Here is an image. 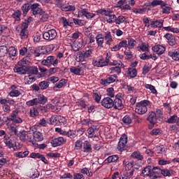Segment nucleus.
Here are the masks:
<instances>
[{"label": "nucleus", "mask_w": 179, "mask_h": 179, "mask_svg": "<svg viewBox=\"0 0 179 179\" xmlns=\"http://www.w3.org/2000/svg\"><path fill=\"white\" fill-rule=\"evenodd\" d=\"M27 64H29V61L23 58L21 61L17 62V64L14 68V71L19 73V75H26L28 68Z\"/></svg>", "instance_id": "1"}, {"label": "nucleus", "mask_w": 179, "mask_h": 179, "mask_svg": "<svg viewBox=\"0 0 179 179\" xmlns=\"http://www.w3.org/2000/svg\"><path fill=\"white\" fill-rule=\"evenodd\" d=\"M148 100H144L139 103H138L136 106L135 111L137 114L143 115L145 114V113H148V107L147 106L149 105Z\"/></svg>", "instance_id": "2"}, {"label": "nucleus", "mask_w": 179, "mask_h": 179, "mask_svg": "<svg viewBox=\"0 0 179 179\" xmlns=\"http://www.w3.org/2000/svg\"><path fill=\"white\" fill-rule=\"evenodd\" d=\"M147 121L150 122L148 124L149 129H153V127L157 123V117H156V113L151 111L148 113V116L147 117Z\"/></svg>", "instance_id": "3"}, {"label": "nucleus", "mask_w": 179, "mask_h": 179, "mask_svg": "<svg viewBox=\"0 0 179 179\" xmlns=\"http://www.w3.org/2000/svg\"><path fill=\"white\" fill-rule=\"evenodd\" d=\"M41 64L45 66H48V68H50L51 65H53V66H57L58 65V59H55V57L54 56H48L45 59H43L41 62Z\"/></svg>", "instance_id": "4"}, {"label": "nucleus", "mask_w": 179, "mask_h": 179, "mask_svg": "<svg viewBox=\"0 0 179 179\" xmlns=\"http://www.w3.org/2000/svg\"><path fill=\"white\" fill-rule=\"evenodd\" d=\"M18 114L19 110H13L11 115H10L9 117H7V120L13 121V122H15V124H22V122H23V120L17 116Z\"/></svg>", "instance_id": "5"}, {"label": "nucleus", "mask_w": 179, "mask_h": 179, "mask_svg": "<svg viewBox=\"0 0 179 179\" xmlns=\"http://www.w3.org/2000/svg\"><path fill=\"white\" fill-rule=\"evenodd\" d=\"M128 142V136L127 135L123 134L118 142L117 144V150L122 152V150H125V146H127V143Z\"/></svg>", "instance_id": "6"}, {"label": "nucleus", "mask_w": 179, "mask_h": 179, "mask_svg": "<svg viewBox=\"0 0 179 179\" xmlns=\"http://www.w3.org/2000/svg\"><path fill=\"white\" fill-rule=\"evenodd\" d=\"M3 142L9 149L13 148L14 150H19L20 149V147H17V143H16L15 139L5 138Z\"/></svg>", "instance_id": "7"}, {"label": "nucleus", "mask_w": 179, "mask_h": 179, "mask_svg": "<svg viewBox=\"0 0 179 179\" xmlns=\"http://www.w3.org/2000/svg\"><path fill=\"white\" fill-rule=\"evenodd\" d=\"M57 37V31L55 29H50L43 33V38L44 40H54Z\"/></svg>", "instance_id": "8"}, {"label": "nucleus", "mask_w": 179, "mask_h": 179, "mask_svg": "<svg viewBox=\"0 0 179 179\" xmlns=\"http://www.w3.org/2000/svg\"><path fill=\"white\" fill-rule=\"evenodd\" d=\"M92 52H93V50H92V49H90L86 51H85V50L80 51L78 55L80 61L81 62H83V61H85V58H89V57H90V55H92Z\"/></svg>", "instance_id": "9"}, {"label": "nucleus", "mask_w": 179, "mask_h": 179, "mask_svg": "<svg viewBox=\"0 0 179 179\" xmlns=\"http://www.w3.org/2000/svg\"><path fill=\"white\" fill-rule=\"evenodd\" d=\"M101 103L105 108H113L114 106V101L110 97L103 98Z\"/></svg>", "instance_id": "10"}, {"label": "nucleus", "mask_w": 179, "mask_h": 179, "mask_svg": "<svg viewBox=\"0 0 179 179\" xmlns=\"http://www.w3.org/2000/svg\"><path fill=\"white\" fill-rule=\"evenodd\" d=\"M117 79V76L112 75L109 77H108L106 79H101V84H102L103 86H107V85H110V83H114Z\"/></svg>", "instance_id": "11"}, {"label": "nucleus", "mask_w": 179, "mask_h": 179, "mask_svg": "<svg viewBox=\"0 0 179 179\" xmlns=\"http://www.w3.org/2000/svg\"><path fill=\"white\" fill-rule=\"evenodd\" d=\"M152 50L158 55H162V54H164V52L166 51V48H164L162 45H155L152 48Z\"/></svg>", "instance_id": "12"}, {"label": "nucleus", "mask_w": 179, "mask_h": 179, "mask_svg": "<svg viewBox=\"0 0 179 179\" xmlns=\"http://www.w3.org/2000/svg\"><path fill=\"white\" fill-rule=\"evenodd\" d=\"M166 40L168 41V43L169 45H176L177 44V42L176 41V38L174 36L171 34L167 33L164 36Z\"/></svg>", "instance_id": "13"}, {"label": "nucleus", "mask_w": 179, "mask_h": 179, "mask_svg": "<svg viewBox=\"0 0 179 179\" xmlns=\"http://www.w3.org/2000/svg\"><path fill=\"white\" fill-rule=\"evenodd\" d=\"M64 142H66V140L64 139L62 137H59L53 139L51 141V144L53 148H57V146H61V145H62Z\"/></svg>", "instance_id": "14"}, {"label": "nucleus", "mask_w": 179, "mask_h": 179, "mask_svg": "<svg viewBox=\"0 0 179 179\" xmlns=\"http://www.w3.org/2000/svg\"><path fill=\"white\" fill-rule=\"evenodd\" d=\"M141 176H142L143 177H145V176L147 177H152L153 176V174H152V166H145L143 169Z\"/></svg>", "instance_id": "15"}, {"label": "nucleus", "mask_w": 179, "mask_h": 179, "mask_svg": "<svg viewBox=\"0 0 179 179\" xmlns=\"http://www.w3.org/2000/svg\"><path fill=\"white\" fill-rule=\"evenodd\" d=\"M115 110H122L124 108V105L122 104V100L120 98H116L113 101V106Z\"/></svg>", "instance_id": "16"}, {"label": "nucleus", "mask_w": 179, "mask_h": 179, "mask_svg": "<svg viewBox=\"0 0 179 179\" xmlns=\"http://www.w3.org/2000/svg\"><path fill=\"white\" fill-rule=\"evenodd\" d=\"M70 72H71V73H74V75L82 76V75H83V67H82V66H78V67L72 66L71 68H70Z\"/></svg>", "instance_id": "17"}, {"label": "nucleus", "mask_w": 179, "mask_h": 179, "mask_svg": "<svg viewBox=\"0 0 179 179\" xmlns=\"http://www.w3.org/2000/svg\"><path fill=\"white\" fill-rule=\"evenodd\" d=\"M97 131H99V129H97L94 126L90 127L87 129L88 138H97V134H96V132H97Z\"/></svg>", "instance_id": "18"}, {"label": "nucleus", "mask_w": 179, "mask_h": 179, "mask_svg": "<svg viewBox=\"0 0 179 179\" xmlns=\"http://www.w3.org/2000/svg\"><path fill=\"white\" fill-rule=\"evenodd\" d=\"M33 139L34 141V143H36V142H41L44 139V136L41 132L36 131H34Z\"/></svg>", "instance_id": "19"}, {"label": "nucleus", "mask_w": 179, "mask_h": 179, "mask_svg": "<svg viewBox=\"0 0 179 179\" xmlns=\"http://www.w3.org/2000/svg\"><path fill=\"white\" fill-rule=\"evenodd\" d=\"M96 43L98 45V48H103V44L104 43V38L103 37L102 34H98L96 37H95Z\"/></svg>", "instance_id": "20"}, {"label": "nucleus", "mask_w": 179, "mask_h": 179, "mask_svg": "<svg viewBox=\"0 0 179 179\" xmlns=\"http://www.w3.org/2000/svg\"><path fill=\"white\" fill-rule=\"evenodd\" d=\"M66 85V80L62 79L58 83H56L55 85L53 87V90L55 92H58V90L57 89H61L62 87H64Z\"/></svg>", "instance_id": "21"}, {"label": "nucleus", "mask_w": 179, "mask_h": 179, "mask_svg": "<svg viewBox=\"0 0 179 179\" xmlns=\"http://www.w3.org/2000/svg\"><path fill=\"white\" fill-rule=\"evenodd\" d=\"M163 22H164L163 20H157L152 21L150 25L151 27H159V29H162L163 27Z\"/></svg>", "instance_id": "22"}, {"label": "nucleus", "mask_w": 179, "mask_h": 179, "mask_svg": "<svg viewBox=\"0 0 179 179\" xmlns=\"http://www.w3.org/2000/svg\"><path fill=\"white\" fill-rule=\"evenodd\" d=\"M135 44H136V41L132 38H127V47L129 50H132L135 47Z\"/></svg>", "instance_id": "23"}, {"label": "nucleus", "mask_w": 179, "mask_h": 179, "mask_svg": "<svg viewBox=\"0 0 179 179\" xmlns=\"http://www.w3.org/2000/svg\"><path fill=\"white\" fill-rule=\"evenodd\" d=\"M165 1H163V0H153L150 3V6H152V8H155V6H164Z\"/></svg>", "instance_id": "24"}, {"label": "nucleus", "mask_w": 179, "mask_h": 179, "mask_svg": "<svg viewBox=\"0 0 179 179\" xmlns=\"http://www.w3.org/2000/svg\"><path fill=\"white\" fill-rule=\"evenodd\" d=\"M168 55L169 57H171L172 59H173L174 61H179V52L177 50H175L173 52H169Z\"/></svg>", "instance_id": "25"}, {"label": "nucleus", "mask_w": 179, "mask_h": 179, "mask_svg": "<svg viewBox=\"0 0 179 179\" xmlns=\"http://www.w3.org/2000/svg\"><path fill=\"white\" fill-rule=\"evenodd\" d=\"M127 74L130 78H136V75H138V71H136V69L129 68L128 69Z\"/></svg>", "instance_id": "26"}, {"label": "nucleus", "mask_w": 179, "mask_h": 179, "mask_svg": "<svg viewBox=\"0 0 179 179\" xmlns=\"http://www.w3.org/2000/svg\"><path fill=\"white\" fill-rule=\"evenodd\" d=\"M81 13L83 16H85L87 19H92V17H94V14L87 12V9L86 8L82 9Z\"/></svg>", "instance_id": "27"}, {"label": "nucleus", "mask_w": 179, "mask_h": 179, "mask_svg": "<svg viewBox=\"0 0 179 179\" xmlns=\"http://www.w3.org/2000/svg\"><path fill=\"white\" fill-rule=\"evenodd\" d=\"M20 16H22V11L20 10H17L12 14V17L15 19L17 22H20Z\"/></svg>", "instance_id": "28"}, {"label": "nucleus", "mask_w": 179, "mask_h": 179, "mask_svg": "<svg viewBox=\"0 0 179 179\" xmlns=\"http://www.w3.org/2000/svg\"><path fill=\"white\" fill-rule=\"evenodd\" d=\"M94 66H97L98 68H101L106 66L104 64L103 59L94 60L92 62Z\"/></svg>", "instance_id": "29"}, {"label": "nucleus", "mask_w": 179, "mask_h": 179, "mask_svg": "<svg viewBox=\"0 0 179 179\" xmlns=\"http://www.w3.org/2000/svg\"><path fill=\"white\" fill-rule=\"evenodd\" d=\"M162 9V13H166L169 14L170 13V10H171V7L169 6V5H167V3H164V5L160 7Z\"/></svg>", "instance_id": "30"}, {"label": "nucleus", "mask_w": 179, "mask_h": 179, "mask_svg": "<svg viewBox=\"0 0 179 179\" xmlns=\"http://www.w3.org/2000/svg\"><path fill=\"white\" fill-rule=\"evenodd\" d=\"M115 23L116 24H121V23L127 24V18L122 15H120L119 17H116Z\"/></svg>", "instance_id": "31"}, {"label": "nucleus", "mask_w": 179, "mask_h": 179, "mask_svg": "<svg viewBox=\"0 0 179 179\" xmlns=\"http://www.w3.org/2000/svg\"><path fill=\"white\" fill-rule=\"evenodd\" d=\"M38 86L41 90H45V89H48V87L50 86V82L41 81L39 83Z\"/></svg>", "instance_id": "32"}, {"label": "nucleus", "mask_w": 179, "mask_h": 179, "mask_svg": "<svg viewBox=\"0 0 179 179\" xmlns=\"http://www.w3.org/2000/svg\"><path fill=\"white\" fill-rule=\"evenodd\" d=\"M105 39L107 40L106 41V44L108 45H110L111 43L113 41V36H111V33L110 32H106L105 34Z\"/></svg>", "instance_id": "33"}, {"label": "nucleus", "mask_w": 179, "mask_h": 179, "mask_svg": "<svg viewBox=\"0 0 179 179\" xmlns=\"http://www.w3.org/2000/svg\"><path fill=\"white\" fill-rule=\"evenodd\" d=\"M123 164L125 165L126 171H131V169L134 167V162H129V161H127V159L123 161Z\"/></svg>", "instance_id": "34"}, {"label": "nucleus", "mask_w": 179, "mask_h": 179, "mask_svg": "<svg viewBox=\"0 0 179 179\" xmlns=\"http://www.w3.org/2000/svg\"><path fill=\"white\" fill-rule=\"evenodd\" d=\"M83 149L84 152H92V145L90 144V143H89V141H86L84 142Z\"/></svg>", "instance_id": "35"}, {"label": "nucleus", "mask_w": 179, "mask_h": 179, "mask_svg": "<svg viewBox=\"0 0 179 179\" xmlns=\"http://www.w3.org/2000/svg\"><path fill=\"white\" fill-rule=\"evenodd\" d=\"M29 9H30V3H25L22 6V10L23 12L24 17H26V15H27V12H29Z\"/></svg>", "instance_id": "36"}, {"label": "nucleus", "mask_w": 179, "mask_h": 179, "mask_svg": "<svg viewBox=\"0 0 179 179\" xmlns=\"http://www.w3.org/2000/svg\"><path fill=\"white\" fill-rule=\"evenodd\" d=\"M93 94L96 103H100V100H101V94H100V92L97 90H94Z\"/></svg>", "instance_id": "37"}, {"label": "nucleus", "mask_w": 179, "mask_h": 179, "mask_svg": "<svg viewBox=\"0 0 179 179\" xmlns=\"http://www.w3.org/2000/svg\"><path fill=\"white\" fill-rule=\"evenodd\" d=\"M34 138V132L27 131L26 134V141H28V142H32L33 145H34V141L33 139Z\"/></svg>", "instance_id": "38"}, {"label": "nucleus", "mask_w": 179, "mask_h": 179, "mask_svg": "<svg viewBox=\"0 0 179 179\" xmlns=\"http://www.w3.org/2000/svg\"><path fill=\"white\" fill-rule=\"evenodd\" d=\"M36 99L38 101V104H45V103H47V97H45L44 95L41 94Z\"/></svg>", "instance_id": "39"}, {"label": "nucleus", "mask_w": 179, "mask_h": 179, "mask_svg": "<svg viewBox=\"0 0 179 179\" xmlns=\"http://www.w3.org/2000/svg\"><path fill=\"white\" fill-rule=\"evenodd\" d=\"M40 176V173L37 169H34L29 173V177L31 178H38Z\"/></svg>", "instance_id": "40"}, {"label": "nucleus", "mask_w": 179, "mask_h": 179, "mask_svg": "<svg viewBox=\"0 0 179 179\" xmlns=\"http://www.w3.org/2000/svg\"><path fill=\"white\" fill-rule=\"evenodd\" d=\"M98 13H100V15H104L105 16H109L111 13H113V11L110 9L105 10V9H99L98 10Z\"/></svg>", "instance_id": "41"}, {"label": "nucleus", "mask_w": 179, "mask_h": 179, "mask_svg": "<svg viewBox=\"0 0 179 179\" xmlns=\"http://www.w3.org/2000/svg\"><path fill=\"white\" fill-rule=\"evenodd\" d=\"M106 20L108 23H115V22L117 21V16H115V15L114 14H111L106 17Z\"/></svg>", "instance_id": "42"}, {"label": "nucleus", "mask_w": 179, "mask_h": 179, "mask_svg": "<svg viewBox=\"0 0 179 179\" xmlns=\"http://www.w3.org/2000/svg\"><path fill=\"white\" fill-rule=\"evenodd\" d=\"M27 72L31 73V75H37L38 73V69H37V67L28 66Z\"/></svg>", "instance_id": "43"}, {"label": "nucleus", "mask_w": 179, "mask_h": 179, "mask_svg": "<svg viewBox=\"0 0 179 179\" xmlns=\"http://www.w3.org/2000/svg\"><path fill=\"white\" fill-rule=\"evenodd\" d=\"M8 54V48L5 45L0 46V57H5Z\"/></svg>", "instance_id": "44"}, {"label": "nucleus", "mask_w": 179, "mask_h": 179, "mask_svg": "<svg viewBox=\"0 0 179 179\" xmlns=\"http://www.w3.org/2000/svg\"><path fill=\"white\" fill-rule=\"evenodd\" d=\"M38 17L41 22H47L48 20V15L45 11L42 12Z\"/></svg>", "instance_id": "45"}, {"label": "nucleus", "mask_w": 179, "mask_h": 179, "mask_svg": "<svg viewBox=\"0 0 179 179\" xmlns=\"http://www.w3.org/2000/svg\"><path fill=\"white\" fill-rule=\"evenodd\" d=\"M162 170L160 168H159L158 166H154L151 169L152 174H155L157 176H159V174H162Z\"/></svg>", "instance_id": "46"}, {"label": "nucleus", "mask_w": 179, "mask_h": 179, "mask_svg": "<svg viewBox=\"0 0 179 179\" xmlns=\"http://www.w3.org/2000/svg\"><path fill=\"white\" fill-rule=\"evenodd\" d=\"M30 117L33 118L37 117L38 115V110L36 108H31L29 111Z\"/></svg>", "instance_id": "47"}, {"label": "nucleus", "mask_w": 179, "mask_h": 179, "mask_svg": "<svg viewBox=\"0 0 179 179\" xmlns=\"http://www.w3.org/2000/svg\"><path fill=\"white\" fill-rule=\"evenodd\" d=\"M164 30L166 31H172V33H179V29L171 27H164Z\"/></svg>", "instance_id": "48"}, {"label": "nucleus", "mask_w": 179, "mask_h": 179, "mask_svg": "<svg viewBox=\"0 0 179 179\" xmlns=\"http://www.w3.org/2000/svg\"><path fill=\"white\" fill-rule=\"evenodd\" d=\"M76 8L75 6H65L62 7V10H64V12H69L71 10H75Z\"/></svg>", "instance_id": "49"}, {"label": "nucleus", "mask_w": 179, "mask_h": 179, "mask_svg": "<svg viewBox=\"0 0 179 179\" xmlns=\"http://www.w3.org/2000/svg\"><path fill=\"white\" fill-rule=\"evenodd\" d=\"M38 104V101L37 100V98L33 99L32 100L27 101V106H29V107H31L33 106H37Z\"/></svg>", "instance_id": "50"}, {"label": "nucleus", "mask_w": 179, "mask_h": 179, "mask_svg": "<svg viewBox=\"0 0 179 179\" xmlns=\"http://www.w3.org/2000/svg\"><path fill=\"white\" fill-rule=\"evenodd\" d=\"M26 135H27V131H20L17 136H19L20 139L22 141V142H26Z\"/></svg>", "instance_id": "51"}, {"label": "nucleus", "mask_w": 179, "mask_h": 179, "mask_svg": "<svg viewBox=\"0 0 179 179\" xmlns=\"http://www.w3.org/2000/svg\"><path fill=\"white\" fill-rule=\"evenodd\" d=\"M28 155H29V151L20 152L15 154V157H20V158L26 157V156H28Z\"/></svg>", "instance_id": "52"}, {"label": "nucleus", "mask_w": 179, "mask_h": 179, "mask_svg": "<svg viewBox=\"0 0 179 179\" xmlns=\"http://www.w3.org/2000/svg\"><path fill=\"white\" fill-rule=\"evenodd\" d=\"M131 157H133V159H137L138 160H142L143 159V156L141 155V153L138 152H133Z\"/></svg>", "instance_id": "53"}, {"label": "nucleus", "mask_w": 179, "mask_h": 179, "mask_svg": "<svg viewBox=\"0 0 179 179\" xmlns=\"http://www.w3.org/2000/svg\"><path fill=\"white\" fill-rule=\"evenodd\" d=\"M145 87H146V89H149V90H150L151 93H153V94H156L157 93V90H156V88L155 87V86L152 85L146 84L145 85Z\"/></svg>", "instance_id": "54"}, {"label": "nucleus", "mask_w": 179, "mask_h": 179, "mask_svg": "<svg viewBox=\"0 0 179 179\" xmlns=\"http://www.w3.org/2000/svg\"><path fill=\"white\" fill-rule=\"evenodd\" d=\"M134 171H135L134 169H132L131 171H125L123 173V176L127 178H131V177L134 176Z\"/></svg>", "instance_id": "55"}, {"label": "nucleus", "mask_w": 179, "mask_h": 179, "mask_svg": "<svg viewBox=\"0 0 179 179\" xmlns=\"http://www.w3.org/2000/svg\"><path fill=\"white\" fill-rule=\"evenodd\" d=\"M10 97H18V96H20L21 93L17 90H13L9 93Z\"/></svg>", "instance_id": "56"}, {"label": "nucleus", "mask_w": 179, "mask_h": 179, "mask_svg": "<svg viewBox=\"0 0 179 179\" xmlns=\"http://www.w3.org/2000/svg\"><path fill=\"white\" fill-rule=\"evenodd\" d=\"M118 160V155H112L107 158L108 163H113Z\"/></svg>", "instance_id": "57"}, {"label": "nucleus", "mask_w": 179, "mask_h": 179, "mask_svg": "<svg viewBox=\"0 0 179 179\" xmlns=\"http://www.w3.org/2000/svg\"><path fill=\"white\" fill-rule=\"evenodd\" d=\"M110 73H114V72H116L117 75H120L121 73V68L120 66H115V67H112L110 69Z\"/></svg>", "instance_id": "58"}, {"label": "nucleus", "mask_w": 179, "mask_h": 179, "mask_svg": "<svg viewBox=\"0 0 179 179\" xmlns=\"http://www.w3.org/2000/svg\"><path fill=\"white\" fill-rule=\"evenodd\" d=\"M161 174L164 177H170L173 174V171H170L168 169H163Z\"/></svg>", "instance_id": "59"}, {"label": "nucleus", "mask_w": 179, "mask_h": 179, "mask_svg": "<svg viewBox=\"0 0 179 179\" xmlns=\"http://www.w3.org/2000/svg\"><path fill=\"white\" fill-rule=\"evenodd\" d=\"M176 118H177L176 115H173V116H171L166 121L168 124H174L176 121Z\"/></svg>", "instance_id": "60"}, {"label": "nucleus", "mask_w": 179, "mask_h": 179, "mask_svg": "<svg viewBox=\"0 0 179 179\" xmlns=\"http://www.w3.org/2000/svg\"><path fill=\"white\" fill-rule=\"evenodd\" d=\"M20 36L21 38H27L29 37V32L27 30L22 29Z\"/></svg>", "instance_id": "61"}, {"label": "nucleus", "mask_w": 179, "mask_h": 179, "mask_svg": "<svg viewBox=\"0 0 179 179\" xmlns=\"http://www.w3.org/2000/svg\"><path fill=\"white\" fill-rule=\"evenodd\" d=\"M8 54L10 57H15L16 56V48L15 47H10L8 50Z\"/></svg>", "instance_id": "62"}, {"label": "nucleus", "mask_w": 179, "mask_h": 179, "mask_svg": "<svg viewBox=\"0 0 179 179\" xmlns=\"http://www.w3.org/2000/svg\"><path fill=\"white\" fill-rule=\"evenodd\" d=\"M122 121L124 124H127V125L131 124L132 122V120H131V117L129 115H126L123 117Z\"/></svg>", "instance_id": "63"}, {"label": "nucleus", "mask_w": 179, "mask_h": 179, "mask_svg": "<svg viewBox=\"0 0 179 179\" xmlns=\"http://www.w3.org/2000/svg\"><path fill=\"white\" fill-rule=\"evenodd\" d=\"M43 9L39 8H36V10H34L32 11V13L34 16L37 15L39 17L41 14L43 13Z\"/></svg>", "instance_id": "64"}]
</instances>
